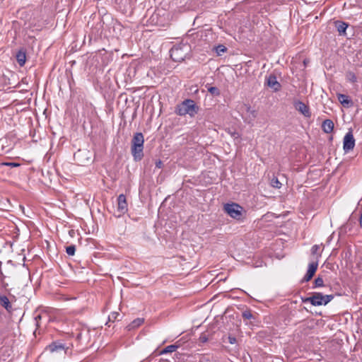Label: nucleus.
<instances>
[{
    "label": "nucleus",
    "mask_w": 362,
    "mask_h": 362,
    "mask_svg": "<svg viewBox=\"0 0 362 362\" xmlns=\"http://www.w3.org/2000/svg\"><path fill=\"white\" fill-rule=\"evenodd\" d=\"M119 315V314L118 313L114 312L111 313L110 315H109L108 319L110 321H115Z\"/></svg>",
    "instance_id": "obj_30"
},
{
    "label": "nucleus",
    "mask_w": 362,
    "mask_h": 362,
    "mask_svg": "<svg viewBox=\"0 0 362 362\" xmlns=\"http://www.w3.org/2000/svg\"><path fill=\"white\" fill-rule=\"evenodd\" d=\"M4 165L12 168L18 167L20 165V164L17 163H5Z\"/></svg>",
    "instance_id": "obj_31"
},
{
    "label": "nucleus",
    "mask_w": 362,
    "mask_h": 362,
    "mask_svg": "<svg viewBox=\"0 0 362 362\" xmlns=\"http://www.w3.org/2000/svg\"><path fill=\"white\" fill-rule=\"evenodd\" d=\"M293 106L295 107L296 110H298L304 117L307 118H310L311 117L312 114L310 107L303 102L300 100H295L293 102Z\"/></svg>",
    "instance_id": "obj_8"
},
{
    "label": "nucleus",
    "mask_w": 362,
    "mask_h": 362,
    "mask_svg": "<svg viewBox=\"0 0 362 362\" xmlns=\"http://www.w3.org/2000/svg\"><path fill=\"white\" fill-rule=\"evenodd\" d=\"M16 60L21 66H23L26 61L25 52L23 50H19L16 54Z\"/></svg>",
    "instance_id": "obj_16"
},
{
    "label": "nucleus",
    "mask_w": 362,
    "mask_h": 362,
    "mask_svg": "<svg viewBox=\"0 0 362 362\" xmlns=\"http://www.w3.org/2000/svg\"><path fill=\"white\" fill-rule=\"evenodd\" d=\"M226 50L227 48L223 45H219L215 47V51L218 55H221V53L226 52Z\"/></svg>",
    "instance_id": "obj_25"
},
{
    "label": "nucleus",
    "mask_w": 362,
    "mask_h": 362,
    "mask_svg": "<svg viewBox=\"0 0 362 362\" xmlns=\"http://www.w3.org/2000/svg\"><path fill=\"white\" fill-rule=\"evenodd\" d=\"M40 318H41V316H40V315H37V316L35 318V320H36V322H37V323H36V325H37V326H38L37 319H40Z\"/></svg>",
    "instance_id": "obj_37"
},
{
    "label": "nucleus",
    "mask_w": 362,
    "mask_h": 362,
    "mask_svg": "<svg viewBox=\"0 0 362 362\" xmlns=\"http://www.w3.org/2000/svg\"><path fill=\"white\" fill-rule=\"evenodd\" d=\"M337 98L340 103L345 107H350L353 105L352 100L346 95L339 93L337 95Z\"/></svg>",
    "instance_id": "obj_14"
},
{
    "label": "nucleus",
    "mask_w": 362,
    "mask_h": 362,
    "mask_svg": "<svg viewBox=\"0 0 362 362\" xmlns=\"http://www.w3.org/2000/svg\"><path fill=\"white\" fill-rule=\"evenodd\" d=\"M346 79L351 83H356L357 81V77L356 74L352 71H349L346 75Z\"/></svg>",
    "instance_id": "obj_22"
},
{
    "label": "nucleus",
    "mask_w": 362,
    "mask_h": 362,
    "mask_svg": "<svg viewBox=\"0 0 362 362\" xmlns=\"http://www.w3.org/2000/svg\"><path fill=\"white\" fill-rule=\"evenodd\" d=\"M144 322V319L141 317H138L134 320L131 323H129L127 328L129 331L132 329H134L140 327Z\"/></svg>",
    "instance_id": "obj_15"
},
{
    "label": "nucleus",
    "mask_w": 362,
    "mask_h": 362,
    "mask_svg": "<svg viewBox=\"0 0 362 362\" xmlns=\"http://www.w3.org/2000/svg\"><path fill=\"white\" fill-rule=\"evenodd\" d=\"M156 167L157 168H161L163 167V162L160 160H156Z\"/></svg>",
    "instance_id": "obj_33"
},
{
    "label": "nucleus",
    "mask_w": 362,
    "mask_h": 362,
    "mask_svg": "<svg viewBox=\"0 0 362 362\" xmlns=\"http://www.w3.org/2000/svg\"><path fill=\"white\" fill-rule=\"evenodd\" d=\"M355 139L351 132L346 134L344 137L343 148L345 152H349L354 148Z\"/></svg>",
    "instance_id": "obj_9"
},
{
    "label": "nucleus",
    "mask_w": 362,
    "mask_h": 362,
    "mask_svg": "<svg viewBox=\"0 0 362 362\" xmlns=\"http://www.w3.org/2000/svg\"><path fill=\"white\" fill-rule=\"evenodd\" d=\"M236 339L235 337H229V342L230 344H234L235 342Z\"/></svg>",
    "instance_id": "obj_36"
},
{
    "label": "nucleus",
    "mask_w": 362,
    "mask_h": 362,
    "mask_svg": "<svg viewBox=\"0 0 362 362\" xmlns=\"http://www.w3.org/2000/svg\"><path fill=\"white\" fill-rule=\"evenodd\" d=\"M271 185L276 189L281 187V183L279 181L278 178L274 177L271 180Z\"/></svg>",
    "instance_id": "obj_26"
},
{
    "label": "nucleus",
    "mask_w": 362,
    "mask_h": 362,
    "mask_svg": "<svg viewBox=\"0 0 362 362\" xmlns=\"http://www.w3.org/2000/svg\"><path fill=\"white\" fill-rule=\"evenodd\" d=\"M0 304L7 310L11 309L10 301L6 296H0Z\"/></svg>",
    "instance_id": "obj_19"
},
{
    "label": "nucleus",
    "mask_w": 362,
    "mask_h": 362,
    "mask_svg": "<svg viewBox=\"0 0 362 362\" xmlns=\"http://www.w3.org/2000/svg\"><path fill=\"white\" fill-rule=\"evenodd\" d=\"M334 122H332V120L327 119L323 121V122L322 124V129L324 132H325L327 134H329V133L332 132V131L334 129Z\"/></svg>",
    "instance_id": "obj_13"
},
{
    "label": "nucleus",
    "mask_w": 362,
    "mask_h": 362,
    "mask_svg": "<svg viewBox=\"0 0 362 362\" xmlns=\"http://www.w3.org/2000/svg\"><path fill=\"white\" fill-rule=\"evenodd\" d=\"M223 209L231 218L238 221L243 220L244 210L239 204L235 203L226 204Z\"/></svg>",
    "instance_id": "obj_4"
},
{
    "label": "nucleus",
    "mask_w": 362,
    "mask_h": 362,
    "mask_svg": "<svg viewBox=\"0 0 362 362\" xmlns=\"http://www.w3.org/2000/svg\"><path fill=\"white\" fill-rule=\"evenodd\" d=\"M265 85L272 88L273 91L278 92L281 88V83L277 81L274 74H269L265 78Z\"/></svg>",
    "instance_id": "obj_7"
},
{
    "label": "nucleus",
    "mask_w": 362,
    "mask_h": 362,
    "mask_svg": "<svg viewBox=\"0 0 362 362\" xmlns=\"http://www.w3.org/2000/svg\"><path fill=\"white\" fill-rule=\"evenodd\" d=\"M208 91L213 95L218 96L220 95V90L218 88L212 86L208 89Z\"/></svg>",
    "instance_id": "obj_28"
},
{
    "label": "nucleus",
    "mask_w": 362,
    "mask_h": 362,
    "mask_svg": "<svg viewBox=\"0 0 362 362\" xmlns=\"http://www.w3.org/2000/svg\"><path fill=\"white\" fill-rule=\"evenodd\" d=\"M199 362H216V358L211 354H202L199 357Z\"/></svg>",
    "instance_id": "obj_17"
},
{
    "label": "nucleus",
    "mask_w": 362,
    "mask_h": 362,
    "mask_svg": "<svg viewBox=\"0 0 362 362\" xmlns=\"http://www.w3.org/2000/svg\"><path fill=\"white\" fill-rule=\"evenodd\" d=\"M358 221H359V225H360L361 228H362V211L360 214Z\"/></svg>",
    "instance_id": "obj_35"
},
{
    "label": "nucleus",
    "mask_w": 362,
    "mask_h": 362,
    "mask_svg": "<svg viewBox=\"0 0 362 362\" xmlns=\"http://www.w3.org/2000/svg\"><path fill=\"white\" fill-rule=\"evenodd\" d=\"M76 252V246L74 245H71L69 246L66 247V252L69 256L74 255Z\"/></svg>",
    "instance_id": "obj_23"
},
{
    "label": "nucleus",
    "mask_w": 362,
    "mask_h": 362,
    "mask_svg": "<svg viewBox=\"0 0 362 362\" xmlns=\"http://www.w3.org/2000/svg\"><path fill=\"white\" fill-rule=\"evenodd\" d=\"M243 317L245 320H250L254 318L253 315L252 314L250 310H245L243 313Z\"/></svg>",
    "instance_id": "obj_29"
},
{
    "label": "nucleus",
    "mask_w": 362,
    "mask_h": 362,
    "mask_svg": "<svg viewBox=\"0 0 362 362\" xmlns=\"http://www.w3.org/2000/svg\"><path fill=\"white\" fill-rule=\"evenodd\" d=\"M190 47L187 44H178L174 45L170 51V57L175 62H182L189 54Z\"/></svg>",
    "instance_id": "obj_3"
},
{
    "label": "nucleus",
    "mask_w": 362,
    "mask_h": 362,
    "mask_svg": "<svg viewBox=\"0 0 362 362\" xmlns=\"http://www.w3.org/2000/svg\"><path fill=\"white\" fill-rule=\"evenodd\" d=\"M243 118L245 122L252 124L257 116V111L251 107L250 105L244 104L242 107Z\"/></svg>",
    "instance_id": "obj_6"
},
{
    "label": "nucleus",
    "mask_w": 362,
    "mask_h": 362,
    "mask_svg": "<svg viewBox=\"0 0 362 362\" xmlns=\"http://www.w3.org/2000/svg\"><path fill=\"white\" fill-rule=\"evenodd\" d=\"M144 138L142 133L134 134L132 140L131 152L135 161L141 160L144 157Z\"/></svg>",
    "instance_id": "obj_1"
},
{
    "label": "nucleus",
    "mask_w": 362,
    "mask_h": 362,
    "mask_svg": "<svg viewBox=\"0 0 362 362\" xmlns=\"http://www.w3.org/2000/svg\"><path fill=\"white\" fill-rule=\"evenodd\" d=\"M324 286V281L322 277L318 276L314 281L313 288L322 287Z\"/></svg>",
    "instance_id": "obj_24"
},
{
    "label": "nucleus",
    "mask_w": 362,
    "mask_h": 362,
    "mask_svg": "<svg viewBox=\"0 0 362 362\" xmlns=\"http://www.w3.org/2000/svg\"><path fill=\"white\" fill-rule=\"evenodd\" d=\"M332 295H323L321 293L315 292L310 296V303L314 306L327 305L333 299Z\"/></svg>",
    "instance_id": "obj_5"
},
{
    "label": "nucleus",
    "mask_w": 362,
    "mask_h": 362,
    "mask_svg": "<svg viewBox=\"0 0 362 362\" xmlns=\"http://www.w3.org/2000/svg\"><path fill=\"white\" fill-rule=\"evenodd\" d=\"M310 297H308V298H302V301L303 303H307V302H310Z\"/></svg>",
    "instance_id": "obj_34"
},
{
    "label": "nucleus",
    "mask_w": 362,
    "mask_h": 362,
    "mask_svg": "<svg viewBox=\"0 0 362 362\" xmlns=\"http://www.w3.org/2000/svg\"><path fill=\"white\" fill-rule=\"evenodd\" d=\"M318 267V263L317 262H312L308 264V268L307 270V272L305 275L304 276L303 279H302V282H308L309 281L313 276H314L315 273L316 272Z\"/></svg>",
    "instance_id": "obj_11"
},
{
    "label": "nucleus",
    "mask_w": 362,
    "mask_h": 362,
    "mask_svg": "<svg viewBox=\"0 0 362 362\" xmlns=\"http://www.w3.org/2000/svg\"><path fill=\"white\" fill-rule=\"evenodd\" d=\"M49 349L51 352L64 350V346L61 343L53 342L49 345Z\"/></svg>",
    "instance_id": "obj_20"
},
{
    "label": "nucleus",
    "mask_w": 362,
    "mask_h": 362,
    "mask_svg": "<svg viewBox=\"0 0 362 362\" xmlns=\"http://www.w3.org/2000/svg\"><path fill=\"white\" fill-rule=\"evenodd\" d=\"M207 340H208V338L204 334H202L199 337V341L202 343H205L207 341Z\"/></svg>",
    "instance_id": "obj_32"
},
{
    "label": "nucleus",
    "mask_w": 362,
    "mask_h": 362,
    "mask_svg": "<svg viewBox=\"0 0 362 362\" xmlns=\"http://www.w3.org/2000/svg\"><path fill=\"white\" fill-rule=\"evenodd\" d=\"M323 247V245H314L311 247V255L313 256V262H317L318 263L319 259L321 257L322 250H320L321 247Z\"/></svg>",
    "instance_id": "obj_12"
},
{
    "label": "nucleus",
    "mask_w": 362,
    "mask_h": 362,
    "mask_svg": "<svg viewBox=\"0 0 362 362\" xmlns=\"http://www.w3.org/2000/svg\"><path fill=\"white\" fill-rule=\"evenodd\" d=\"M177 348H178L177 345H175V344L169 345V346H166L165 348H164L163 350H161L159 355H163V354H166L168 353L174 352L177 349Z\"/></svg>",
    "instance_id": "obj_21"
},
{
    "label": "nucleus",
    "mask_w": 362,
    "mask_h": 362,
    "mask_svg": "<svg viewBox=\"0 0 362 362\" xmlns=\"http://www.w3.org/2000/svg\"><path fill=\"white\" fill-rule=\"evenodd\" d=\"M127 209L126 196L123 194H119L117 197V211L119 212V216L124 214Z\"/></svg>",
    "instance_id": "obj_10"
},
{
    "label": "nucleus",
    "mask_w": 362,
    "mask_h": 362,
    "mask_svg": "<svg viewBox=\"0 0 362 362\" xmlns=\"http://www.w3.org/2000/svg\"><path fill=\"white\" fill-rule=\"evenodd\" d=\"M198 110L199 107L196 105L194 101L187 99L177 106L175 112L180 116L189 115L192 117L198 112Z\"/></svg>",
    "instance_id": "obj_2"
},
{
    "label": "nucleus",
    "mask_w": 362,
    "mask_h": 362,
    "mask_svg": "<svg viewBox=\"0 0 362 362\" xmlns=\"http://www.w3.org/2000/svg\"><path fill=\"white\" fill-rule=\"evenodd\" d=\"M335 24L339 34H345L348 24L342 21H336Z\"/></svg>",
    "instance_id": "obj_18"
},
{
    "label": "nucleus",
    "mask_w": 362,
    "mask_h": 362,
    "mask_svg": "<svg viewBox=\"0 0 362 362\" xmlns=\"http://www.w3.org/2000/svg\"><path fill=\"white\" fill-rule=\"evenodd\" d=\"M227 133L232 137L235 140L236 139H238L240 138V135L238 132H235V131H232L230 129H228L227 130Z\"/></svg>",
    "instance_id": "obj_27"
}]
</instances>
